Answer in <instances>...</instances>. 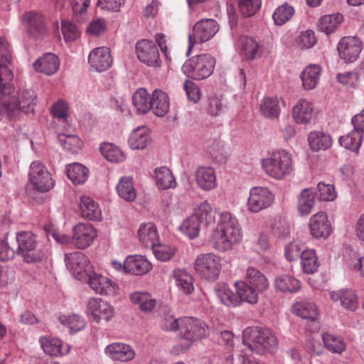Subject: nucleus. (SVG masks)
<instances>
[{
    "mask_svg": "<svg viewBox=\"0 0 364 364\" xmlns=\"http://www.w3.org/2000/svg\"><path fill=\"white\" fill-rule=\"evenodd\" d=\"M241 238V228L237 218L229 212L220 213L217 226L209 238L213 247L219 252L229 251Z\"/></svg>",
    "mask_w": 364,
    "mask_h": 364,
    "instance_id": "1",
    "label": "nucleus"
},
{
    "mask_svg": "<svg viewBox=\"0 0 364 364\" xmlns=\"http://www.w3.org/2000/svg\"><path fill=\"white\" fill-rule=\"evenodd\" d=\"M272 333L270 329L257 326L247 327L242 332V343L248 351L262 355L270 350Z\"/></svg>",
    "mask_w": 364,
    "mask_h": 364,
    "instance_id": "2",
    "label": "nucleus"
},
{
    "mask_svg": "<svg viewBox=\"0 0 364 364\" xmlns=\"http://www.w3.org/2000/svg\"><path fill=\"white\" fill-rule=\"evenodd\" d=\"M171 321L169 328L178 330L181 336L188 342L184 350L188 349L194 341L204 338L208 333V326L203 321L193 317H185L180 320L171 318Z\"/></svg>",
    "mask_w": 364,
    "mask_h": 364,
    "instance_id": "3",
    "label": "nucleus"
},
{
    "mask_svg": "<svg viewBox=\"0 0 364 364\" xmlns=\"http://www.w3.org/2000/svg\"><path fill=\"white\" fill-rule=\"evenodd\" d=\"M18 248L16 253L26 263H36L42 261L46 253L31 232L23 231L16 234Z\"/></svg>",
    "mask_w": 364,
    "mask_h": 364,
    "instance_id": "4",
    "label": "nucleus"
},
{
    "mask_svg": "<svg viewBox=\"0 0 364 364\" xmlns=\"http://www.w3.org/2000/svg\"><path fill=\"white\" fill-rule=\"evenodd\" d=\"M215 60L209 54L193 56L183 65L181 70L188 78L201 80L209 77L213 72Z\"/></svg>",
    "mask_w": 364,
    "mask_h": 364,
    "instance_id": "5",
    "label": "nucleus"
},
{
    "mask_svg": "<svg viewBox=\"0 0 364 364\" xmlns=\"http://www.w3.org/2000/svg\"><path fill=\"white\" fill-rule=\"evenodd\" d=\"M197 274L205 280L215 282L220 275L221 258L214 253L199 255L193 264Z\"/></svg>",
    "mask_w": 364,
    "mask_h": 364,
    "instance_id": "6",
    "label": "nucleus"
},
{
    "mask_svg": "<svg viewBox=\"0 0 364 364\" xmlns=\"http://www.w3.org/2000/svg\"><path fill=\"white\" fill-rule=\"evenodd\" d=\"M36 95L33 90H23L18 97H10L7 100L0 102V112L12 116L16 111L26 113L33 111Z\"/></svg>",
    "mask_w": 364,
    "mask_h": 364,
    "instance_id": "7",
    "label": "nucleus"
},
{
    "mask_svg": "<svg viewBox=\"0 0 364 364\" xmlns=\"http://www.w3.org/2000/svg\"><path fill=\"white\" fill-rule=\"evenodd\" d=\"M218 30L219 26L213 19L205 18L196 22L192 33L188 35L189 44L187 55L190 54L196 44H200L210 40Z\"/></svg>",
    "mask_w": 364,
    "mask_h": 364,
    "instance_id": "8",
    "label": "nucleus"
},
{
    "mask_svg": "<svg viewBox=\"0 0 364 364\" xmlns=\"http://www.w3.org/2000/svg\"><path fill=\"white\" fill-rule=\"evenodd\" d=\"M11 61V54L8 41L0 36V97L9 94L12 87L9 81L13 75L8 68Z\"/></svg>",
    "mask_w": 364,
    "mask_h": 364,
    "instance_id": "9",
    "label": "nucleus"
},
{
    "mask_svg": "<svg viewBox=\"0 0 364 364\" xmlns=\"http://www.w3.org/2000/svg\"><path fill=\"white\" fill-rule=\"evenodd\" d=\"M29 181L33 188L41 193L47 192L54 186V181L47 168L40 161L31 164Z\"/></svg>",
    "mask_w": 364,
    "mask_h": 364,
    "instance_id": "10",
    "label": "nucleus"
},
{
    "mask_svg": "<svg viewBox=\"0 0 364 364\" xmlns=\"http://www.w3.org/2000/svg\"><path fill=\"white\" fill-rule=\"evenodd\" d=\"M87 314L97 323L101 321H109L114 316V308L100 298H90L87 303Z\"/></svg>",
    "mask_w": 364,
    "mask_h": 364,
    "instance_id": "11",
    "label": "nucleus"
},
{
    "mask_svg": "<svg viewBox=\"0 0 364 364\" xmlns=\"http://www.w3.org/2000/svg\"><path fill=\"white\" fill-rule=\"evenodd\" d=\"M291 117L298 125L308 126L316 117V111L314 103L305 98H300L291 108Z\"/></svg>",
    "mask_w": 364,
    "mask_h": 364,
    "instance_id": "12",
    "label": "nucleus"
},
{
    "mask_svg": "<svg viewBox=\"0 0 364 364\" xmlns=\"http://www.w3.org/2000/svg\"><path fill=\"white\" fill-rule=\"evenodd\" d=\"M273 201L271 191L266 187L255 186L250 190L247 208L252 213H258L269 208Z\"/></svg>",
    "mask_w": 364,
    "mask_h": 364,
    "instance_id": "13",
    "label": "nucleus"
},
{
    "mask_svg": "<svg viewBox=\"0 0 364 364\" xmlns=\"http://www.w3.org/2000/svg\"><path fill=\"white\" fill-rule=\"evenodd\" d=\"M21 22L27 33L33 38L41 37L48 32L46 19L39 12H26L21 17Z\"/></svg>",
    "mask_w": 364,
    "mask_h": 364,
    "instance_id": "14",
    "label": "nucleus"
},
{
    "mask_svg": "<svg viewBox=\"0 0 364 364\" xmlns=\"http://www.w3.org/2000/svg\"><path fill=\"white\" fill-rule=\"evenodd\" d=\"M362 49L360 40L353 36L343 38L337 46L339 57L346 63H353L357 60Z\"/></svg>",
    "mask_w": 364,
    "mask_h": 364,
    "instance_id": "15",
    "label": "nucleus"
},
{
    "mask_svg": "<svg viewBox=\"0 0 364 364\" xmlns=\"http://www.w3.org/2000/svg\"><path fill=\"white\" fill-rule=\"evenodd\" d=\"M136 52L139 60L149 66L159 67L161 60L156 44L148 40H141L136 45Z\"/></svg>",
    "mask_w": 364,
    "mask_h": 364,
    "instance_id": "16",
    "label": "nucleus"
},
{
    "mask_svg": "<svg viewBox=\"0 0 364 364\" xmlns=\"http://www.w3.org/2000/svg\"><path fill=\"white\" fill-rule=\"evenodd\" d=\"M88 284L96 293L102 296H114L119 292V287L111 279L93 273L89 275Z\"/></svg>",
    "mask_w": 364,
    "mask_h": 364,
    "instance_id": "17",
    "label": "nucleus"
},
{
    "mask_svg": "<svg viewBox=\"0 0 364 364\" xmlns=\"http://www.w3.org/2000/svg\"><path fill=\"white\" fill-rule=\"evenodd\" d=\"M311 235L316 239L328 238L332 233V226L328 216L324 212L313 215L309 222Z\"/></svg>",
    "mask_w": 364,
    "mask_h": 364,
    "instance_id": "18",
    "label": "nucleus"
},
{
    "mask_svg": "<svg viewBox=\"0 0 364 364\" xmlns=\"http://www.w3.org/2000/svg\"><path fill=\"white\" fill-rule=\"evenodd\" d=\"M73 240L79 249L88 247L97 237V232L91 224L80 223L73 228Z\"/></svg>",
    "mask_w": 364,
    "mask_h": 364,
    "instance_id": "19",
    "label": "nucleus"
},
{
    "mask_svg": "<svg viewBox=\"0 0 364 364\" xmlns=\"http://www.w3.org/2000/svg\"><path fill=\"white\" fill-rule=\"evenodd\" d=\"M88 63L97 72L107 70L112 63L109 49L107 47L95 48L89 55Z\"/></svg>",
    "mask_w": 364,
    "mask_h": 364,
    "instance_id": "20",
    "label": "nucleus"
},
{
    "mask_svg": "<svg viewBox=\"0 0 364 364\" xmlns=\"http://www.w3.org/2000/svg\"><path fill=\"white\" fill-rule=\"evenodd\" d=\"M293 161L291 154L279 150L274 153V178L282 179L291 173Z\"/></svg>",
    "mask_w": 364,
    "mask_h": 364,
    "instance_id": "21",
    "label": "nucleus"
},
{
    "mask_svg": "<svg viewBox=\"0 0 364 364\" xmlns=\"http://www.w3.org/2000/svg\"><path fill=\"white\" fill-rule=\"evenodd\" d=\"M106 354L113 360L129 362L135 357L132 347L123 343H113L105 348Z\"/></svg>",
    "mask_w": 364,
    "mask_h": 364,
    "instance_id": "22",
    "label": "nucleus"
},
{
    "mask_svg": "<svg viewBox=\"0 0 364 364\" xmlns=\"http://www.w3.org/2000/svg\"><path fill=\"white\" fill-rule=\"evenodd\" d=\"M195 179L198 186L205 191L213 190L217 186L215 170L209 166H200L195 171Z\"/></svg>",
    "mask_w": 364,
    "mask_h": 364,
    "instance_id": "23",
    "label": "nucleus"
},
{
    "mask_svg": "<svg viewBox=\"0 0 364 364\" xmlns=\"http://www.w3.org/2000/svg\"><path fill=\"white\" fill-rule=\"evenodd\" d=\"M65 262L68 269L75 277L85 271L89 264L87 257L81 252H74L65 255Z\"/></svg>",
    "mask_w": 364,
    "mask_h": 364,
    "instance_id": "24",
    "label": "nucleus"
},
{
    "mask_svg": "<svg viewBox=\"0 0 364 364\" xmlns=\"http://www.w3.org/2000/svg\"><path fill=\"white\" fill-rule=\"evenodd\" d=\"M310 149L314 152L326 151L332 146L333 140L330 134L321 131H311L307 136Z\"/></svg>",
    "mask_w": 364,
    "mask_h": 364,
    "instance_id": "25",
    "label": "nucleus"
},
{
    "mask_svg": "<svg viewBox=\"0 0 364 364\" xmlns=\"http://www.w3.org/2000/svg\"><path fill=\"white\" fill-rule=\"evenodd\" d=\"M330 297L334 302H339L345 309L350 311H355L358 307L357 296L353 290L341 289L336 291H331Z\"/></svg>",
    "mask_w": 364,
    "mask_h": 364,
    "instance_id": "26",
    "label": "nucleus"
},
{
    "mask_svg": "<svg viewBox=\"0 0 364 364\" xmlns=\"http://www.w3.org/2000/svg\"><path fill=\"white\" fill-rule=\"evenodd\" d=\"M321 68L316 64L306 66L300 74L303 88L306 90L314 89L320 79Z\"/></svg>",
    "mask_w": 364,
    "mask_h": 364,
    "instance_id": "27",
    "label": "nucleus"
},
{
    "mask_svg": "<svg viewBox=\"0 0 364 364\" xmlns=\"http://www.w3.org/2000/svg\"><path fill=\"white\" fill-rule=\"evenodd\" d=\"M59 65L58 58L55 55L46 53L33 63V67L36 71L50 75L57 72Z\"/></svg>",
    "mask_w": 364,
    "mask_h": 364,
    "instance_id": "28",
    "label": "nucleus"
},
{
    "mask_svg": "<svg viewBox=\"0 0 364 364\" xmlns=\"http://www.w3.org/2000/svg\"><path fill=\"white\" fill-rule=\"evenodd\" d=\"M292 312L304 319L316 321L318 318V311L316 304L308 301L295 302L292 306Z\"/></svg>",
    "mask_w": 364,
    "mask_h": 364,
    "instance_id": "29",
    "label": "nucleus"
},
{
    "mask_svg": "<svg viewBox=\"0 0 364 364\" xmlns=\"http://www.w3.org/2000/svg\"><path fill=\"white\" fill-rule=\"evenodd\" d=\"M128 142L132 149H145L151 143L149 129L145 126L135 129L130 134Z\"/></svg>",
    "mask_w": 364,
    "mask_h": 364,
    "instance_id": "30",
    "label": "nucleus"
},
{
    "mask_svg": "<svg viewBox=\"0 0 364 364\" xmlns=\"http://www.w3.org/2000/svg\"><path fill=\"white\" fill-rule=\"evenodd\" d=\"M151 109L154 114L164 117L169 109V99L168 95L161 90H155L151 95Z\"/></svg>",
    "mask_w": 364,
    "mask_h": 364,
    "instance_id": "31",
    "label": "nucleus"
},
{
    "mask_svg": "<svg viewBox=\"0 0 364 364\" xmlns=\"http://www.w3.org/2000/svg\"><path fill=\"white\" fill-rule=\"evenodd\" d=\"M138 237L145 247L151 248L159 242V239L156 226L151 223L141 225Z\"/></svg>",
    "mask_w": 364,
    "mask_h": 364,
    "instance_id": "32",
    "label": "nucleus"
},
{
    "mask_svg": "<svg viewBox=\"0 0 364 364\" xmlns=\"http://www.w3.org/2000/svg\"><path fill=\"white\" fill-rule=\"evenodd\" d=\"M81 215L90 220H98L101 218V210L98 204L89 196H82L80 201Z\"/></svg>",
    "mask_w": 364,
    "mask_h": 364,
    "instance_id": "33",
    "label": "nucleus"
},
{
    "mask_svg": "<svg viewBox=\"0 0 364 364\" xmlns=\"http://www.w3.org/2000/svg\"><path fill=\"white\" fill-rule=\"evenodd\" d=\"M40 343L43 351L53 357H58L68 353L69 349H63V343L60 340L50 336H44L40 338Z\"/></svg>",
    "mask_w": 364,
    "mask_h": 364,
    "instance_id": "34",
    "label": "nucleus"
},
{
    "mask_svg": "<svg viewBox=\"0 0 364 364\" xmlns=\"http://www.w3.org/2000/svg\"><path fill=\"white\" fill-rule=\"evenodd\" d=\"M215 291L220 301L228 306H236L240 304V297L232 292L225 283H219L215 287Z\"/></svg>",
    "mask_w": 364,
    "mask_h": 364,
    "instance_id": "35",
    "label": "nucleus"
},
{
    "mask_svg": "<svg viewBox=\"0 0 364 364\" xmlns=\"http://www.w3.org/2000/svg\"><path fill=\"white\" fill-rule=\"evenodd\" d=\"M127 273L141 275L151 269V264L142 256H129L127 257Z\"/></svg>",
    "mask_w": 364,
    "mask_h": 364,
    "instance_id": "36",
    "label": "nucleus"
},
{
    "mask_svg": "<svg viewBox=\"0 0 364 364\" xmlns=\"http://www.w3.org/2000/svg\"><path fill=\"white\" fill-rule=\"evenodd\" d=\"M316 196L311 188L304 189L298 198V211L301 215H308L315 205Z\"/></svg>",
    "mask_w": 364,
    "mask_h": 364,
    "instance_id": "37",
    "label": "nucleus"
},
{
    "mask_svg": "<svg viewBox=\"0 0 364 364\" xmlns=\"http://www.w3.org/2000/svg\"><path fill=\"white\" fill-rule=\"evenodd\" d=\"M132 102L139 113L146 114L151 109V95L146 89L139 88L134 93Z\"/></svg>",
    "mask_w": 364,
    "mask_h": 364,
    "instance_id": "38",
    "label": "nucleus"
},
{
    "mask_svg": "<svg viewBox=\"0 0 364 364\" xmlns=\"http://www.w3.org/2000/svg\"><path fill=\"white\" fill-rule=\"evenodd\" d=\"M343 16L341 14H333L322 16L318 23V28L321 32L330 34L335 32L343 21Z\"/></svg>",
    "mask_w": 364,
    "mask_h": 364,
    "instance_id": "39",
    "label": "nucleus"
},
{
    "mask_svg": "<svg viewBox=\"0 0 364 364\" xmlns=\"http://www.w3.org/2000/svg\"><path fill=\"white\" fill-rule=\"evenodd\" d=\"M118 195L128 202H132L136 197L133 179L129 176L122 177L117 186Z\"/></svg>",
    "mask_w": 364,
    "mask_h": 364,
    "instance_id": "40",
    "label": "nucleus"
},
{
    "mask_svg": "<svg viewBox=\"0 0 364 364\" xmlns=\"http://www.w3.org/2000/svg\"><path fill=\"white\" fill-rule=\"evenodd\" d=\"M362 141V133L355 129L348 134L341 136L339 139V143L342 146L356 154L359 151Z\"/></svg>",
    "mask_w": 364,
    "mask_h": 364,
    "instance_id": "41",
    "label": "nucleus"
},
{
    "mask_svg": "<svg viewBox=\"0 0 364 364\" xmlns=\"http://www.w3.org/2000/svg\"><path fill=\"white\" fill-rule=\"evenodd\" d=\"M88 175V169L80 164L74 163L67 166V176L74 184L84 183Z\"/></svg>",
    "mask_w": 364,
    "mask_h": 364,
    "instance_id": "42",
    "label": "nucleus"
},
{
    "mask_svg": "<svg viewBox=\"0 0 364 364\" xmlns=\"http://www.w3.org/2000/svg\"><path fill=\"white\" fill-rule=\"evenodd\" d=\"M321 338L324 346L331 353L340 354L345 350L346 343L341 337L324 332L322 333Z\"/></svg>",
    "mask_w": 364,
    "mask_h": 364,
    "instance_id": "43",
    "label": "nucleus"
},
{
    "mask_svg": "<svg viewBox=\"0 0 364 364\" xmlns=\"http://www.w3.org/2000/svg\"><path fill=\"white\" fill-rule=\"evenodd\" d=\"M241 55L247 60H254L260 56L258 43L253 38L244 36L240 38Z\"/></svg>",
    "mask_w": 364,
    "mask_h": 364,
    "instance_id": "44",
    "label": "nucleus"
},
{
    "mask_svg": "<svg viewBox=\"0 0 364 364\" xmlns=\"http://www.w3.org/2000/svg\"><path fill=\"white\" fill-rule=\"evenodd\" d=\"M246 279L250 286L256 288L259 291L266 290L269 286L264 275L254 267H249L247 269Z\"/></svg>",
    "mask_w": 364,
    "mask_h": 364,
    "instance_id": "45",
    "label": "nucleus"
},
{
    "mask_svg": "<svg viewBox=\"0 0 364 364\" xmlns=\"http://www.w3.org/2000/svg\"><path fill=\"white\" fill-rule=\"evenodd\" d=\"M303 271L306 274H314L318 267V259L314 249L304 250L300 257Z\"/></svg>",
    "mask_w": 364,
    "mask_h": 364,
    "instance_id": "46",
    "label": "nucleus"
},
{
    "mask_svg": "<svg viewBox=\"0 0 364 364\" xmlns=\"http://www.w3.org/2000/svg\"><path fill=\"white\" fill-rule=\"evenodd\" d=\"M156 181L159 187L161 189L175 188L176 183L169 168L162 166L155 170Z\"/></svg>",
    "mask_w": 364,
    "mask_h": 364,
    "instance_id": "47",
    "label": "nucleus"
},
{
    "mask_svg": "<svg viewBox=\"0 0 364 364\" xmlns=\"http://www.w3.org/2000/svg\"><path fill=\"white\" fill-rule=\"evenodd\" d=\"M130 299L132 303L137 304L139 309L144 312L151 311L156 306V300L146 292H134L131 294Z\"/></svg>",
    "mask_w": 364,
    "mask_h": 364,
    "instance_id": "48",
    "label": "nucleus"
},
{
    "mask_svg": "<svg viewBox=\"0 0 364 364\" xmlns=\"http://www.w3.org/2000/svg\"><path fill=\"white\" fill-rule=\"evenodd\" d=\"M235 286L237 289V295L240 297V303L244 301L250 304L257 303L258 294L255 287L243 282H237L235 283Z\"/></svg>",
    "mask_w": 364,
    "mask_h": 364,
    "instance_id": "49",
    "label": "nucleus"
},
{
    "mask_svg": "<svg viewBox=\"0 0 364 364\" xmlns=\"http://www.w3.org/2000/svg\"><path fill=\"white\" fill-rule=\"evenodd\" d=\"M58 139L63 149L73 154L77 153L82 146V141L76 135L60 134Z\"/></svg>",
    "mask_w": 364,
    "mask_h": 364,
    "instance_id": "50",
    "label": "nucleus"
},
{
    "mask_svg": "<svg viewBox=\"0 0 364 364\" xmlns=\"http://www.w3.org/2000/svg\"><path fill=\"white\" fill-rule=\"evenodd\" d=\"M194 215L206 226L215 221V212L208 201L200 203L196 208Z\"/></svg>",
    "mask_w": 364,
    "mask_h": 364,
    "instance_id": "51",
    "label": "nucleus"
},
{
    "mask_svg": "<svg viewBox=\"0 0 364 364\" xmlns=\"http://www.w3.org/2000/svg\"><path fill=\"white\" fill-rule=\"evenodd\" d=\"M173 277L176 285L186 294L191 293L193 290L192 277L183 269H176L173 272Z\"/></svg>",
    "mask_w": 364,
    "mask_h": 364,
    "instance_id": "52",
    "label": "nucleus"
},
{
    "mask_svg": "<svg viewBox=\"0 0 364 364\" xmlns=\"http://www.w3.org/2000/svg\"><path fill=\"white\" fill-rule=\"evenodd\" d=\"M100 151L105 158L111 162H122L125 159L122 150L112 144L106 143L102 144Z\"/></svg>",
    "mask_w": 364,
    "mask_h": 364,
    "instance_id": "53",
    "label": "nucleus"
},
{
    "mask_svg": "<svg viewBox=\"0 0 364 364\" xmlns=\"http://www.w3.org/2000/svg\"><path fill=\"white\" fill-rule=\"evenodd\" d=\"M59 320L62 324L70 329V333H76L83 329L85 326L84 319L77 314L61 316Z\"/></svg>",
    "mask_w": 364,
    "mask_h": 364,
    "instance_id": "54",
    "label": "nucleus"
},
{
    "mask_svg": "<svg viewBox=\"0 0 364 364\" xmlns=\"http://www.w3.org/2000/svg\"><path fill=\"white\" fill-rule=\"evenodd\" d=\"M274 286L282 291H296L300 286L299 282L294 277L288 275H282L274 281Z\"/></svg>",
    "mask_w": 364,
    "mask_h": 364,
    "instance_id": "55",
    "label": "nucleus"
},
{
    "mask_svg": "<svg viewBox=\"0 0 364 364\" xmlns=\"http://www.w3.org/2000/svg\"><path fill=\"white\" fill-rule=\"evenodd\" d=\"M202 223L198 216L193 213L183 221L181 229L190 238H195L199 234Z\"/></svg>",
    "mask_w": 364,
    "mask_h": 364,
    "instance_id": "56",
    "label": "nucleus"
},
{
    "mask_svg": "<svg viewBox=\"0 0 364 364\" xmlns=\"http://www.w3.org/2000/svg\"><path fill=\"white\" fill-rule=\"evenodd\" d=\"M261 0H238V11L244 17L255 15L261 7Z\"/></svg>",
    "mask_w": 364,
    "mask_h": 364,
    "instance_id": "57",
    "label": "nucleus"
},
{
    "mask_svg": "<svg viewBox=\"0 0 364 364\" xmlns=\"http://www.w3.org/2000/svg\"><path fill=\"white\" fill-rule=\"evenodd\" d=\"M294 9L287 4H284L274 10V24L282 26L291 19Z\"/></svg>",
    "mask_w": 364,
    "mask_h": 364,
    "instance_id": "58",
    "label": "nucleus"
},
{
    "mask_svg": "<svg viewBox=\"0 0 364 364\" xmlns=\"http://www.w3.org/2000/svg\"><path fill=\"white\" fill-rule=\"evenodd\" d=\"M304 247L300 241L294 240L284 247V256L289 261H296L301 255L304 251Z\"/></svg>",
    "mask_w": 364,
    "mask_h": 364,
    "instance_id": "59",
    "label": "nucleus"
},
{
    "mask_svg": "<svg viewBox=\"0 0 364 364\" xmlns=\"http://www.w3.org/2000/svg\"><path fill=\"white\" fill-rule=\"evenodd\" d=\"M317 42L315 33L311 30H306L300 33L296 38V46L300 49H309L313 48Z\"/></svg>",
    "mask_w": 364,
    "mask_h": 364,
    "instance_id": "60",
    "label": "nucleus"
},
{
    "mask_svg": "<svg viewBox=\"0 0 364 364\" xmlns=\"http://www.w3.org/2000/svg\"><path fill=\"white\" fill-rule=\"evenodd\" d=\"M154 255L159 260L166 262L169 260L175 254V248L161 245L159 242L151 247Z\"/></svg>",
    "mask_w": 364,
    "mask_h": 364,
    "instance_id": "61",
    "label": "nucleus"
},
{
    "mask_svg": "<svg viewBox=\"0 0 364 364\" xmlns=\"http://www.w3.org/2000/svg\"><path fill=\"white\" fill-rule=\"evenodd\" d=\"M317 188L321 200L333 201L337 196L335 188L331 184L318 183Z\"/></svg>",
    "mask_w": 364,
    "mask_h": 364,
    "instance_id": "62",
    "label": "nucleus"
},
{
    "mask_svg": "<svg viewBox=\"0 0 364 364\" xmlns=\"http://www.w3.org/2000/svg\"><path fill=\"white\" fill-rule=\"evenodd\" d=\"M62 32L66 41H73L79 36L80 32L77 26L68 21H62Z\"/></svg>",
    "mask_w": 364,
    "mask_h": 364,
    "instance_id": "63",
    "label": "nucleus"
},
{
    "mask_svg": "<svg viewBox=\"0 0 364 364\" xmlns=\"http://www.w3.org/2000/svg\"><path fill=\"white\" fill-rule=\"evenodd\" d=\"M183 88L189 100L194 103L198 102L200 99V90L199 87L191 80H186L183 84Z\"/></svg>",
    "mask_w": 364,
    "mask_h": 364,
    "instance_id": "64",
    "label": "nucleus"
}]
</instances>
